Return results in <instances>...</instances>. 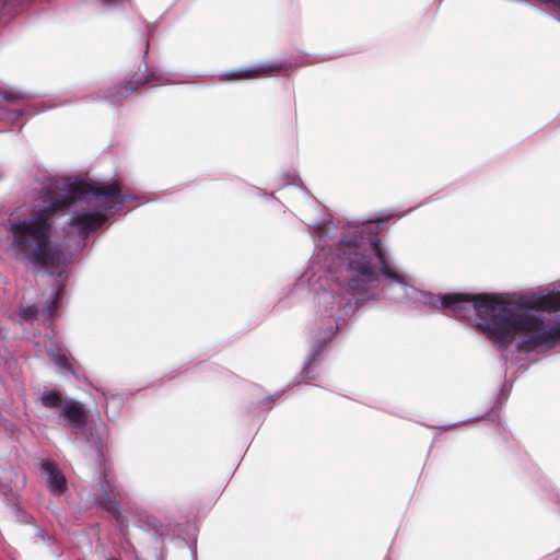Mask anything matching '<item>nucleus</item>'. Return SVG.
<instances>
[{
    "mask_svg": "<svg viewBox=\"0 0 560 560\" xmlns=\"http://www.w3.org/2000/svg\"><path fill=\"white\" fill-rule=\"evenodd\" d=\"M264 66L253 67L247 69H241L233 72L225 73V80H244V79H254L261 75H265L268 72Z\"/></svg>",
    "mask_w": 560,
    "mask_h": 560,
    "instance_id": "5",
    "label": "nucleus"
},
{
    "mask_svg": "<svg viewBox=\"0 0 560 560\" xmlns=\"http://www.w3.org/2000/svg\"><path fill=\"white\" fill-rule=\"evenodd\" d=\"M117 182H82L67 178L52 180L36 201L27 217L9 220L13 255L26 262L40 266L52 275L61 276L68 256L52 243L50 217L66 206L81 202L71 215V226L88 234L100 228L113 213L108 200L120 196Z\"/></svg>",
    "mask_w": 560,
    "mask_h": 560,
    "instance_id": "2",
    "label": "nucleus"
},
{
    "mask_svg": "<svg viewBox=\"0 0 560 560\" xmlns=\"http://www.w3.org/2000/svg\"><path fill=\"white\" fill-rule=\"evenodd\" d=\"M126 200H127V199H126L125 197H124V198H121L120 203L125 202Z\"/></svg>",
    "mask_w": 560,
    "mask_h": 560,
    "instance_id": "10",
    "label": "nucleus"
},
{
    "mask_svg": "<svg viewBox=\"0 0 560 560\" xmlns=\"http://www.w3.org/2000/svg\"><path fill=\"white\" fill-rule=\"evenodd\" d=\"M47 353L51 358V360L59 366H65L66 364V358L61 353L60 349L50 343L47 347Z\"/></svg>",
    "mask_w": 560,
    "mask_h": 560,
    "instance_id": "7",
    "label": "nucleus"
},
{
    "mask_svg": "<svg viewBox=\"0 0 560 560\" xmlns=\"http://www.w3.org/2000/svg\"><path fill=\"white\" fill-rule=\"evenodd\" d=\"M336 256L347 272L350 290H364L384 277L386 294L398 302L415 300L467 318L498 348L514 345L520 351H540L560 343V319L546 312L560 307L559 294L451 293L433 295L408 287L375 237L362 234L339 242Z\"/></svg>",
    "mask_w": 560,
    "mask_h": 560,
    "instance_id": "1",
    "label": "nucleus"
},
{
    "mask_svg": "<svg viewBox=\"0 0 560 560\" xmlns=\"http://www.w3.org/2000/svg\"><path fill=\"white\" fill-rule=\"evenodd\" d=\"M34 313H35V310L31 307V308H27V310L23 311V316H26V317L33 316Z\"/></svg>",
    "mask_w": 560,
    "mask_h": 560,
    "instance_id": "8",
    "label": "nucleus"
},
{
    "mask_svg": "<svg viewBox=\"0 0 560 560\" xmlns=\"http://www.w3.org/2000/svg\"><path fill=\"white\" fill-rule=\"evenodd\" d=\"M42 402L47 408H62L65 400L58 392H46L42 396Z\"/></svg>",
    "mask_w": 560,
    "mask_h": 560,
    "instance_id": "6",
    "label": "nucleus"
},
{
    "mask_svg": "<svg viewBox=\"0 0 560 560\" xmlns=\"http://www.w3.org/2000/svg\"><path fill=\"white\" fill-rule=\"evenodd\" d=\"M104 3L106 4H114L115 2H117L118 0H102Z\"/></svg>",
    "mask_w": 560,
    "mask_h": 560,
    "instance_id": "9",
    "label": "nucleus"
},
{
    "mask_svg": "<svg viewBox=\"0 0 560 560\" xmlns=\"http://www.w3.org/2000/svg\"><path fill=\"white\" fill-rule=\"evenodd\" d=\"M43 472L47 477V481L49 485L50 490L54 493H61L65 487V478L58 471L56 466L52 463H44L42 466Z\"/></svg>",
    "mask_w": 560,
    "mask_h": 560,
    "instance_id": "4",
    "label": "nucleus"
},
{
    "mask_svg": "<svg viewBox=\"0 0 560 560\" xmlns=\"http://www.w3.org/2000/svg\"><path fill=\"white\" fill-rule=\"evenodd\" d=\"M62 417L72 427H79L85 422V412L81 404L72 399L65 400L62 405Z\"/></svg>",
    "mask_w": 560,
    "mask_h": 560,
    "instance_id": "3",
    "label": "nucleus"
}]
</instances>
